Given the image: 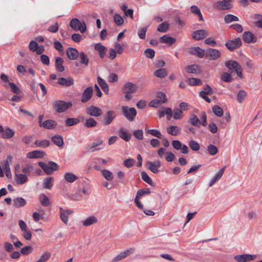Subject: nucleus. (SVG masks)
<instances>
[{"instance_id": "20", "label": "nucleus", "mask_w": 262, "mask_h": 262, "mask_svg": "<svg viewBox=\"0 0 262 262\" xmlns=\"http://www.w3.org/2000/svg\"><path fill=\"white\" fill-rule=\"evenodd\" d=\"M57 83L63 86L69 87L73 85L74 79L71 77L67 78L61 77L58 79Z\"/></svg>"}, {"instance_id": "57", "label": "nucleus", "mask_w": 262, "mask_h": 262, "mask_svg": "<svg viewBox=\"0 0 262 262\" xmlns=\"http://www.w3.org/2000/svg\"><path fill=\"white\" fill-rule=\"evenodd\" d=\"M148 134L160 139H163V136L160 132L157 129H151L148 131Z\"/></svg>"}, {"instance_id": "34", "label": "nucleus", "mask_w": 262, "mask_h": 262, "mask_svg": "<svg viewBox=\"0 0 262 262\" xmlns=\"http://www.w3.org/2000/svg\"><path fill=\"white\" fill-rule=\"evenodd\" d=\"M180 132L181 128L175 125L170 126L167 128V133L172 136H177Z\"/></svg>"}, {"instance_id": "17", "label": "nucleus", "mask_w": 262, "mask_h": 262, "mask_svg": "<svg viewBox=\"0 0 262 262\" xmlns=\"http://www.w3.org/2000/svg\"><path fill=\"white\" fill-rule=\"evenodd\" d=\"M215 7L219 10H226L230 9L232 5L228 2L218 1L215 3Z\"/></svg>"}, {"instance_id": "63", "label": "nucleus", "mask_w": 262, "mask_h": 262, "mask_svg": "<svg viewBox=\"0 0 262 262\" xmlns=\"http://www.w3.org/2000/svg\"><path fill=\"white\" fill-rule=\"evenodd\" d=\"M114 20L116 24L118 26H121L123 23L122 17L119 14H116L114 17Z\"/></svg>"}, {"instance_id": "9", "label": "nucleus", "mask_w": 262, "mask_h": 262, "mask_svg": "<svg viewBox=\"0 0 262 262\" xmlns=\"http://www.w3.org/2000/svg\"><path fill=\"white\" fill-rule=\"evenodd\" d=\"M93 94V89L92 86H88L83 91L81 99L82 103H85L89 101Z\"/></svg>"}, {"instance_id": "53", "label": "nucleus", "mask_w": 262, "mask_h": 262, "mask_svg": "<svg viewBox=\"0 0 262 262\" xmlns=\"http://www.w3.org/2000/svg\"><path fill=\"white\" fill-rule=\"evenodd\" d=\"M221 79L226 82H231L233 80L231 75L227 72H223L222 73Z\"/></svg>"}, {"instance_id": "59", "label": "nucleus", "mask_w": 262, "mask_h": 262, "mask_svg": "<svg viewBox=\"0 0 262 262\" xmlns=\"http://www.w3.org/2000/svg\"><path fill=\"white\" fill-rule=\"evenodd\" d=\"M150 191L149 188H146L144 189H140L137 192L136 196L141 198L142 196L150 193Z\"/></svg>"}, {"instance_id": "10", "label": "nucleus", "mask_w": 262, "mask_h": 262, "mask_svg": "<svg viewBox=\"0 0 262 262\" xmlns=\"http://www.w3.org/2000/svg\"><path fill=\"white\" fill-rule=\"evenodd\" d=\"M59 213L61 220L65 224H67L69 221V216L73 213V211L69 209H64L62 207H60Z\"/></svg>"}, {"instance_id": "58", "label": "nucleus", "mask_w": 262, "mask_h": 262, "mask_svg": "<svg viewBox=\"0 0 262 262\" xmlns=\"http://www.w3.org/2000/svg\"><path fill=\"white\" fill-rule=\"evenodd\" d=\"M189 146L192 150L194 151L199 150L200 147L199 144L194 140L190 141Z\"/></svg>"}, {"instance_id": "32", "label": "nucleus", "mask_w": 262, "mask_h": 262, "mask_svg": "<svg viewBox=\"0 0 262 262\" xmlns=\"http://www.w3.org/2000/svg\"><path fill=\"white\" fill-rule=\"evenodd\" d=\"M189 122L193 126L199 127L201 122L195 114L192 115L188 119Z\"/></svg>"}, {"instance_id": "7", "label": "nucleus", "mask_w": 262, "mask_h": 262, "mask_svg": "<svg viewBox=\"0 0 262 262\" xmlns=\"http://www.w3.org/2000/svg\"><path fill=\"white\" fill-rule=\"evenodd\" d=\"M116 116V114L114 111H108L105 115H104L102 124L103 125H110L114 120Z\"/></svg>"}, {"instance_id": "38", "label": "nucleus", "mask_w": 262, "mask_h": 262, "mask_svg": "<svg viewBox=\"0 0 262 262\" xmlns=\"http://www.w3.org/2000/svg\"><path fill=\"white\" fill-rule=\"evenodd\" d=\"M79 57L80 63L87 67L89 62V59L88 56L83 52H80L79 54Z\"/></svg>"}, {"instance_id": "54", "label": "nucleus", "mask_w": 262, "mask_h": 262, "mask_svg": "<svg viewBox=\"0 0 262 262\" xmlns=\"http://www.w3.org/2000/svg\"><path fill=\"white\" fill-rule=\"evenodd\" d=\"M212 111L218 117H221L223 115V109L217 105H214L212 107Z\"/></svg>"}, {"instance_id": "51", "label": "nucleus", "mask_w": 262, "mask_h": 262, "mask_svg": "<svg viewBox=\"0 0 262 262\" xmlns=\"http://www.w3.org/2000/svg\"><path fill=\"white\" fill-rule=\"evenodd\" d=\"M51 257V254L48 252H44L36 262H46Z\"/></svg>"}, {"instance_id": "45", "label": "nucleus", "mask_w": 262, "mask_h": 262, "mask_svg": "<svg viewBox=\"0 0 262 262\" xmlns=\"http://www.w3.org/2000/svg\"><path fill=\"white\" fill-rule=\"evenodd\" d=\"M247 92L243 90H241L237 95V99L239 103H241L245 99L247 96Z\"/></svg>"}, {"instance_id": "60", "label": "nucleus", "mask_w": 262, "mask_h": 262, "mask_svg": "<svg viewBox=\"0 0 262 262\" xmlns=\"http://www.w3.org/2000/svg\"><path fill=\"white\" fill-rule=\"evenodd\" d=\"M155 52L154 50L150 48H148L144 51V55L147 58L152 59L154 57Z\"/></svg>"}, {"instance_id": "16", "label": "nucleus", "mask_w": 262, "mask_h": 262, "mask_svg": "<svg viewBox=\"0 0 262 262\" xmlns=\"http://www.w3.org/2000/svg\"><path fill=\"white\" fill-rule=\"evenodd\" d=\"M243 39L246 43L255 42L257 41L256 37L250 31H246L244 33Z\"/></svg>"}, {"instance_id": "4", "label": "nucleus", "mask_w": 262, "mask_h": 262, "mask_svg": "<svg viewBox=\"0 0 262 262\" xmlns=\"http://www.w3.org/2000/svg\"><path fill=\"white\" fill-rule=\"evenodd\" d=\"M123 114L129 122L133 121L135 120L137 115V111L134 107H129L127 106H122Z\"/></svg>"}, {"instance_id": "41", "label": "nucleus", "mask_w": 262, "mask_h": 262, "mask_svg": "<svg viewBox=\"0 0 262 262\" xmlns=\"http://www.w3.org/2000/svg\"><path fill=\"white\" fill-rule=\"evenodd\" d=\"M154 75L157 77L163 78L167 75V71L165 69H160L155 72Z\"/></svg>"}, {"instance_id": "23", "label": "nucleus", "mask_w": 262, "mask_h": 262, "mask_svg": "<svg viewBox=\"0 0 262 262\" xmlns=\"http://www.w3.org/2000/svg\"><path fill=\"white\" fill-rule=\"evenodd\" d=\"M94 48L98 52L101 58L103 59L106 54V48L100 43H97L95 45Z\"/></svg>"}, {"instance_id": "35", "label": "nucleus", "mask_w": 262, "mask_h": 262, "mask_svg": "<svg viewBox=\"0 0 262 262\" xmlns=\"http://www.w3.org/2000/svg\"><path fill=\"white\" fill-rule=\"evenodd\" d=\"M14 134L15 132L13 129L9 127H6L4 129V132H3L2 136L3 138L9 139L13 137Z\"/></svg>"}, {"instance_id": "14", "label": "nucleus", "mask_w": 262, "mask_h": 262, "mask_svg": "<svg viewBox=\"0 0 262 262\" xmlns=\"http://www.w3.org/2000/svg\"><path fill=\"white\" fill-rule=\"evenodd\" d=\"M208 33L204 30H199L193 32L192 37L195 40H200L208 36Z\"/></svg>"}, {"instance_id": "13", "label": "nucleus", "mask_w": 262, "mask_h": 262, "mask_svg": "<svg viewBox=\"0 0 262 262\" xmlns=\"http://www.w3.org/2000/svg\"><path fill=\"white\" fill-rule=\"evenodd\" d=\"M86 112L88 114L94 117H99L102 114V110L94 105H91L86 109Z\"/></svg>"}, {"instance_id": "18", "label": "nucleus", "mask_w": 262, "mask_h": 262, "mask_svg": "<svg viewBox=\"0 0 262 262\" xmlns=\"http://www.w3.org/2000/svg\"><path fill=\"white\" fill-rule=\"evenodd\" d=\"M148 168L154 173H157L159 172L158 168L161 166L160 161H155L154 162L148 161L147 163Z\"/></svg>"}, {"instance_id": "1", "label": "nucleus", "mask_w": 262, "mask_h": 262, "mask_svg": "<svg viewBox=\"0 0 262 262\" xmlns=\"http://www.w3.org/2000/svg\"><path fill=\"white\" fill-rule=\"evenodd\" d=\"M72 105L71 102H67L63 100H56L53 103L54 110L59 113L66 112Z\"/></svg>"}, {"instance_id": "52", "label": "nucleus", "mask_w": 262, "mask_h": 262, "mask_svg": "<svg viewBox=\"0 0 262 262\" xmlns=\"http://www.w3.org/2000/svg\"><path fill=\"white\" fill-rule=\"evenodd\" d=\"M188 84L190 85H201L202 81L199 78H191L188 80Z\"/></svg>"}, {"instance_id": "39", "label": "nucleus", "mask_w": 262, "mask_h": 262, "mask_svg": "<svg viewBox=\"0 0 262 262\" xmlns=\"http://www.w3.org/2000/svg\"><path fill=\"white\" fill-rule=\"evenodd\" d=\"M53 178L48 177L44 180L42 184V187L44 188L50 189L53 186Z\"/></svg>"}, {"instance_id": "26", "label": "nucleus", "mask_w": 262, "mask_h": 262, "mask_svg": "<svg viewBox=\"0 0 262 262\" xmlns=\"http://www.w3.org/2000/svg\"><path fill=\"white\" fill-rule=\"evenodd\" d=\"M57 126V123L55 121L51 119L45 120L42 123V127L48 129H52L55 128Z\"/></svg>"}, {"instance_id": "6", "label": "nucleus", "mask_w": 262, "mask_h": 262, "mask_svg": "<svg viewBox=\"0 0 262 262\" xmlns=\"http://www.w3.org/2000/svg\"><path fill=\"white\" fill-rule=\"evenodd\" d=\"M242 46V41L239 37L234 40H230L225 43V46L230 51H233L236 49L239 48Z\"/></svg>"}, {"instance_id": "28", "label": "nucleus", "mask_w": 262, "mask_h": 262, "mask_svg": "<svg viewBox=\"0 0 262 262\" xmlns=\"http://www.w3.org/2000/svg\"><path fill=\"white\" fill-rule=\"evenodd\" d=\"M160 41L161 43H167L170 46L176 41V39L173 37L169 36L168 35H164L160 38Z\"/></svg>"}, {"instance_id": "55", "label": "nucleus", "mask_w": 262, "mask_h": 262, "mask_svg": "<svg viewBox=\"0 0 262 262\" xmlns=\"http://www.w3.org/2000/svg\"><path fill=\"white\" fill-rule=\"evenodd\" d=\"M40 203L44 207H48L50 205V200L49 198L44 194L41 195Z\"/></svg>"}, {"instance_id": "48", "label": "nucleus", "mask_w": 262, "mask_h": 262, "mask_svg": "<svg viewBox=\"0 0 262 262\" xmlns=\"http://www.w3.org/2000/svg\"><path fill=\"white\" fill-rule=\"evenodd\" d=\"M102 174L107 181H112L113 179V174L112 172L108 170H103L102 171Z\"/></svg>"}, {"instance_id": "44", "label": "nucleus", "mask_w": 262, "mask_h": 262, "mask_svg": "<svg viewBox=\"0 0 262 262\" xmlns=\"http://www.w3.org/2000/svg\"><path fill=\"white\" fill-rule=\"evenodd\" d=\"M169 27V24L167 22L165 21L159 25L157 28V30L159 32L165 33L168 31Z\"/></svg>"}, {"instance_id": "36", "label": "nucleus", "mask_w": 262, "mask_h": 262, "mask_svg": "<svg viewBox=\"0 0 262 262\" xmlns=\"http://www.w3.org/2000/svg\"><path fill=\"white\" fill-rule=\"evenodd\" d=\"M64 179L69 183H73L78 180V178L72 172H67L64 175Z\"/></svg>"}, {"instance_id": "30", "label": "nucleus", "mask_w": 262, "mask_h": 262, "mask_svg": "<svg viewBox=\"0 0 262 262\" xmlns=\"http://www.w3.org/2000/svg\"><path fill=\"white\" fill-rule=\"evenodd\" d=\"M28 180V179L25 174H17L15 173V181L18 184H24L27 182Z\"/></svg>"}, {"instance_id": "19", "label": "nucleus", "mask_w": 262, "mask_h": 262, "mask_svg": "<svg viewBox=\"0 0 262 262\" xmlns=\"http://www.w3.org/2000/svg\"><path fill=\"white\" fill-rule=\"evenodd\" d=\"M45 155L46 152L45 151L36 150L29 152L27 155V157L30 159H38L41 158Z\"/></svg>"}, {"instance_id": "3", "label": "nucleus", "mask_w": 262, "mask_h": 262, "mask_svg": "<svg viewBox=\"0 0 262 262\" xmlns=\"http://www.w3.org/2000/svg\"><path fill=\"white\" fill-rule=\"evenodd\" d=\"M69 25L75 31H80L82 33H84L86 30L85 23L80 22L78 19L76 18L71 19Z\"/></svg>"}, {"instance_id": "24", "label": "nucleus", "mask_w": 262, "mask_h": 262, "mask_svg": "<svg viewBox=\"0 0 262 262\" xmlns=\"http://www.w3.org/2000/svg\"><path fill=\"white\" fill-rule=\"evenodd\" d=\"M133 250L132 249H130L120 253L119 255H118L117 256L114 258L113 261L117 262L118 261L122 260V259L125 258L126 256L131 254L133 252Z\"/></svg>"}, {"instance_id": "42", "label": "nucleus", "mask_w": 262, "mask_h": 262, "mask_svg": "<svg viewBox=\"0 0 262 262\" xmlns=\"http://www.w3.org/2000/svg\"><path fill=\"white\" fill-rule=\"evenodd\" d=\"M238 20L237 16L232 14H227L224 17V20L226 24H229L232 21H237Z\"/></svg>"}, {"instance_id": "15", "label": "nucleus", "mask_w": 262, "mask_h": 262, "mask_svg": "<svg viewBox=\"0 0 262 262\" xmlns=\"http://www.w3.org/2000/svg\"><path fill=\"white\" fill-rule=\"evenodd\" d=\"M66 54L69 59L74 60L78 58L79 54L76 49L70 47L67 49Z\"/></svg>"}, {"instance_id": "29", "label": "nucleus", "mask_w": 262, "mask_h": 262, "mask_svg": "<svg viewBox=\"0 0 262 262\" xmlns=\"http://www.w3.org/2000/svg\"><path fill=\"white\" fill-rule=\"evenodd\" d=\"M97 82L104 93L107 94L109 91V87L106 81L100 77H98Z\"/></svg>"}, {"instance_id": "27", "label": "nucleus", "mask_w": 262, "mask_h": 262, "mask_svg": "<svg viewBox=\"0 0 262 262\" xmlns=\"http://www.w3.org/2000/svg\"><path fill=\"white\" fill-rule=\"evenodd\" d=\"M119 136L125 141H129L131 138V135L127 133L126 129L120 128L118 130Z\"/></svg>"}, {"instance_id": "12", "label": "nucleus", "mask_w": 262, "mask_h": 262, "mask_svg": "<svg viewBox=\"0 0 262 262\" xmlns=\"http://www.w3.org/2000/svg\"><path fill=\"white\" fill-rule=\"evenodd\" d=\"M138 89V86L136 84L132 82L126 83L122 88V91L123 93H134Z\"/></svg>"}, {"instance_id": "46", "label": "nucleus", "mask_w": 262, "mask_h": 262, "mask_svg": "<svg viewBox=\"0 0 262 262\" xmlns=\"http://www.w3.org/2000/svg\"><path fill=\"white\" fill-rule=\"evenodd\" d=\"M141 178L144 182H145L146 183H147L150 186H154V183H153L151 179L148 176V175L147 174V173L146 172H144V171L142 172Z\"/></svg>"}, {"instance_id": "2", "label": "nucleus", "mask_w": 262, "mask_h": 262, "mask_svg": "<svg viewBox=\"0 0 262 262\" xmlns=\"http://www.w3.org/2000/svg\"><path fill=\"white\" fill-rule=\"evenodd\" d=\"M38 165L48 175L51 174L54 171L58 170L59 168L57 164L52 161L49 162V165L43 162H39Z\"/></svg>"}, {"instance_id": "31", "label": "nucleus", "mask_w": 262, "mask_h": 262, "mask_svg": "<svg viewBox=\"0 0 262 262\" xmlns=\"http://www.w3.org/2000/svg\"><path fill=\"white\" fill-rule=\"evenodd\" d=\"M98 222V219L94 216L92 215L88 217L85 220L82 221V224L84 226L87 227L91 226Z\"/></svg>"}, {"instance_id": "61", "label": "nucleus", "mask_w": 262, "mask_h": 262, "mask_svg": "<svg viewBox=\"0 0 262 262\" xmlns=\"http://www.w3.org/2000/svg\"><path fill=\"white\" fill-rule=\"evenodd\" d=\"M134 137L138 140L143 139V132L142 129L135 130L133 132Z\"/></svg>"}, {"instance_id": "5", "label": "nucleus", "mask_w": 262, "mask_h": 262, "mask_svg": "<svg viewBox=\"0 0 262 262\" xmlns=\"http://www.w3.org/2000/svg\"><path fill=\"white\" fill-rule=\"evenodd\" d=\"M221 54L219 50L208 48L206 50L205 56L210 60H214L221 57Z\"/></svg>"}, {"instance_id": "62", "label": "nucleus", "mask_w": 262, "mask_h": 262, "mask_svg": "<svg viewBox=\"0 0 262 262\" xmlns=\"http://www.w3.org/2000/svg\"><path fill=\"white\" fill-rule=\"evenodd\" d=\"M157 98L162 103H165L167 101L166 96L165 93L162 92H159L157 95Z\"/></svg>"}, {"instance_id": "56", "label": "nucleus", "mask_w": 262, "mask_h": 262, "mask_svg": "<svg viewBox=\"0 0 262 262\" xmlns=\"http://www.w3.org/2000/svg\"><path fill=\"white\" fill-rule=\"evenodd\" d=\"M173 117L175 119H181L183 117V112L179 108H176L173 110Z\"/></svg>"}, {"instance_id": "47", "label": "nucleus", "mask_w": 262, "mask_h": 262, "mask_svg": "<svg viewBox=\"0 0 262 262\" xmlns=\"http://www.w3.org/2000/svg\"><path fill=\"white\" fill-rule=\"evenodd\" d=\"M207 151L210 155L214 156L217 153L218 148L214 145L209 144L207 146Z\"/></svg>"}, {"instance_id": "21", "label": "nucleus", "mask_w": 262, "mask_h": 262, "mask_svg": "<svg viewBox=\"0 0 262 262\" xmlns=\"http://www.w3.org/2000/svg\"><path fill=\"white\" fill-rule=\"evenodd\" d=\"M225 169L226 166H224L215 174V176L212 178L209 183V187H211L216 182L219 181L221 178L223 174H224Z\"/></svg>"}, {"instance_id": "49", "label": "nucleus", "mask_w": 262, "mask_h": 262, "mask_svg": "<svg viewBox=\"0 0 262 262\" xmlns=\"http://www.w3.org/2000/svg\"><path fill=\"white\" fill-rule=\"evenodd\" d=\"M33 248L30 246H25L20 249V253L24 255H27L33 252Z\"/></svg>"}, {"instance_id": "22", "label": "nucleus", "mask_w": 262, "mask_h": 262, "mask_svg": "<svg viewBox=\"0 0 262 262\" xmlns=\"http://www.w3.org/2000/svg\"><path fill=\"white\" fill-rule=\"evenodd\" d=\"M64 61L61 57H58L55 58V66L56 69L59 72H62L64 71L65 68L63 66Z\"/></svg>"}, {"instance_id": "50", "label": "nucleus", "mask_w": 262, "mask_h": 262, "mask_svg": "<svg viewBox=\"0 0 262 262\" xmlns=\"http://www.w3.org/2000/svg\"><path fill=\"white\" fill-rule=\"evenodd\" d=\"M65 122L67 125L71 126L78 124L79 122V120L75 118H71L66 119Z\"/></svg>"}, {"instance_id": "25", "label": "nucleus", "mask_w": 262, "mask_h": 262, "mask_svg": "<svg viewBox=\"0 0 262 262\" xmlns=\"http://www.w3.org/2000/svg\"><path fill=\"white\" fill-rule=\"evenodd\" d=\"M26 204V200L21 197H17L13 200V205L17 208L22 207L25 206Z\"/></svg>"}, {"instance_id": "40", "label": "nucleus", "mask_w": 262, "mask_h": 262, "mask_svg": "<svg viewBox=\"0 0 262 262\" xmlns=\"http://www.w3.org/2000/svg\"><path fill=\"white\" fill-rule=\"evenodd\" d=\"M50 142L48 140H37L35 141L34 144L37 147L46 148L50 145Z\"/></svg>"}, {"instance_id": "64", "label": "nucleus", "mask_w": 262, "mask_h": 262, "mask_svg": "<svg viewBox=\"0 0 262 262\" xmlns=\"http://www.w3.org/2000/svg\"><path fill=\"white\" fill-rule=\"evenodd\" d=\"M38 46L36 41L31 40L29 45V49L31 52H34L37 49Z\"/></svg>"}, {"instance_id": "11", "label": "nucleus", "mask_w": 262, "mask_h": 262, "mask_svg": "<svg viewBox=\"0 0 262 262\" xmlns=\"http://www.w3.org/2000/svg\"><path fill=\"white\" fill-rule=\"evenodd\" d=\"M188 53L191 55H194L199 58H202L205 55L206 51L199 47H195L190 48Z\"/></svg>"}, {"instance_id": "37", "label": "nucleus", "mask_w": 262, "mask_h": 262, "mask_svg": "<svg viewBox=\"0 0 262 262\" xmlns=\"http://www.w3.org/2000/svg\"><path fill=\"white\" fill-rule=\"evenodd\" d=\"M225 66L229 70H235V69H237L240 65L237 61L231 60L226 61L225 62Z\"/></svg>"}, {"instance_id": "33", "label": "nucleus", "mask_w": 262, "mask_h": 262, "mask_svg": "<svg viewBox=\"0 0 262 262\" xmlns=\"http://www.w3.org/2000/svg\"><path fill=\"white\" fill-rule=\"evenodd\" d=\"M52 142L58 147H62L63 145V139L60 135H55L51 138Z\"/></svg>"}, {"instance_id": "43", "label": "nucleus", "mask_w": 262, "mask_h": 262, "mask_svg": "<svg viewBox=\"0 0 262 262\" xmlns=\"http://www.w3.org/2000/svg\"><path fill=\"white\" fill-rule=\"evenodd\" d=\"M96 121L93 118H90L86 120L84 126L86 127H93L97 125Z\"/></svg>"}, {"instance_id": "8", "label": "nucleus", "mask_w": 262, "mask_h": 262, "mask_svg": "<svg viewBox=\"0 0 262 262\" xmlns=\"http://www.w3.org/2000/svg\"><path fill=\"white\" fill-rule=\"evenodd\" d=\"M256 255L249 254H244L242 255H237L234 257V258L237 262H247L256 259Z\"/></svg>"}]
</instances>
